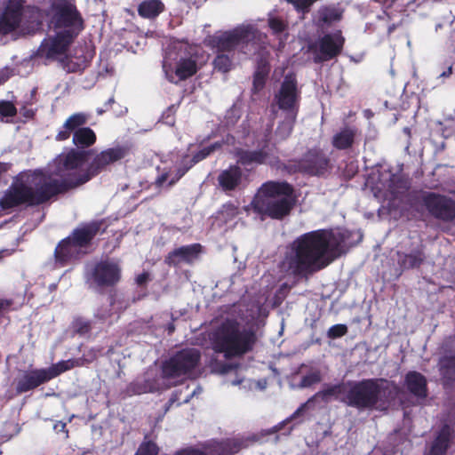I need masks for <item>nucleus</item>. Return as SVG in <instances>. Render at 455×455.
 Returning a JSON list of instances; mask_svg holds the SVG:
<instances>
[{
	"label": "nucleus",
	"mask_w": 455,
	"mask_h": 455,
	"mask_svg": "<svg viewBox=\"0 0 455 455\" xmlns=\"http://www.w3.org/2000/svg\"><path fill=\"white\" fill-rule=\"evenodd\" d=\"M164 10V4L160 0H147L139 6V13L145 18H154Z\"/></svg>",
	"instance_id": "nucleus-30"
},
{
	"label": "nucleus",
	"mask_w": 455,
	"mask_h": 455,
	"mask_svg": "<svg viewBox=\"0 0 455 455\" xmlns=\"http://www.w3.org/2000/svg\"><path fill=\"white\" fill-rule=\"evenodd\" d=\"M96 135L89 127L79 128L73 134V142L78 148H87L94 144Z\"/></svg>",
	"instance_id": "nucleus-26"
},
{
	"label": "nucleus",
	"mask_w": 455,
	"mask_h": 455,
	"mask_svg": "<svg viewBox=\"0 0 455 455\" xmlns=\"http://www.w3.org/2000/svg\"><path fill=\"white\" fill-rule=\"evenodd\" d=\"M452 73V67L451 65H449L446 71H443L440 74V77H448Z\"/></svg>",
	"instance_id": "nucleus-50"
},
{
	"label": "nucleus",
	"mask_w": 455,
	"mask_h": 455,
	"mask_svg": "<svg viewBox=\"0 0 455 455\" xmlns=\"http://www.w3.org/2000/svg\"><path fill=\"white\" fill-rule=\"evenodd\" d=\"M399 388L386 379H365L348 383L341 402L359 410L382 406L396 398Z\"/></svg>",
	"instance_id": "nucleus-3"
},
{
	"label": "nucleus",
	"mask_w": 455,
	"mask_h": 455,
	"mask_svg": "<svg viewBox=\"0 0 455 455\" xmlns=\"http://www.w3.org/2000/svg\"><path fill=\"white\" fill-rule=\"evenodd\" d=\"M87 122L86 115L76 113L69 116L64 123L63 128L70 130L73 133L76 130L82 128L81 126Z\"/></svg>",
	"instance_id": "nucleus-35"
},
{
	"label": "nucleus",
	"mask_w": 455,
	"mask_h": 455,
	"mask_svg": "<svg viewBox=\"0 0 455 455\" xmlns=\"http://www.w3.org/2000/svg\"><path fill=\"white\" fill-rule=\"evenodd\" d=\"M423 202L428 212L442 220H451L455 217L454 201L434 193L423 196Z\"/></svg>",
	"instance_id": "nucleus-14"
},
{
	"label": "nucleus",
	"mask_w": 455,
	"mask_h": 455,
	"mask_svg": "<svg viewBox=\"0 0 455 455\" xmlns=\"http://www.w3.org/2000/svg\"><path fill=\"white\" fill-rule=\"evenodd\" d=\"M232 369V365L227 364L222 367L221 372L226 373L228 372Z\"/></svg>",
	"instance_id": "nucleus-51"
},
{
	"label": "nucleus",
	"mask_w": 455,
	"mask_h": 455,
	"mask_svg": "<svg viewBox=\"0 0 455 455\" xmlns=\"http://www.w3.org/2000/svg\"><path fill=\"white\" fill-rule=\"evenodd\" d=\"M347 233L317 230L304 234L287 248L280 263L288 275H303L320 270L348 249Z\"/></svg>",
	"instance_id": "nucleus-2"
},
{
	"label": "nucleus",
	"mask_w": 455,
	"mask_h": 455,
	"mask_svg": "<svg viewBox=\"0 0 455 455\" xmlns=\"http://www.w3.org/2000/svg\"><path fill=\"white\" fill-rule=\"evenodd\" d=\"M73 36L69 31H55L54 35H49L39 46L36 56L46 60H55L65 54Z\"/></svg>",
	"instance_id": "nucleus-12"
},
{
	"label": "nucleus",
	"mask_w": 455,
	"mask_h": 455,
	"mask_svg": "<svg viewBox=\"0 0 455 455\" xmlns=\"http://www.w3.org/2000/svg\"><path fill=\"white\" fill-rule=\"evenodd\" d=\"M12 71L8 68L1 69L0 70V85L8 80L9 77L12 76Z\"/></svg>",
	"instance_id": "nucleus-45"
},
{
	"label": "nucleus",
	"mask_w": 455,
	"mask_h": 455,
	"mask_svg": "<svg viewBox=\"0 0 455 455\" xmlns=\"http://www.w3.org/2000/svg\"><path fill=\"white\" fill-rule=\"evenodd\" d=\"M299 100L300 91L296 76L288 73L275 92L274 105L277 106L282 112L298 113Z\"/></svg>",
	"instance_id": "nucleus-10"
},
{
	"label": "nucleus",
	"mask_w": 455,
	"mask_h": 455,
	"mask_svg": "<svg viewBox=\"0 0 455 455\" xmlns=\"http://www.w3.org/2000/svg\"><path fill=\"white\" fill-rule=\"evenodd\" d=\"M344 38L339 32L327 34L311 45L315 62L327 61L340 53Z\"/></svg>",
	"instance_id": "nucleus-13"
},
{
	"label": "nucleus",
	"mask_w": 455,
	"mask_h": 455,
	"mask_svg": "<svg viewBox=\"0 0 455 455\" xmlns=\"http://www.w3.org/2000/svg\"><path fill=\"white\" fill-rule=\"evenodd\" d=\"M53 428L56 432H65L66 424L59 421L54 425Z\"/></svg>",
	"instance_id": "nucleus-49"
},
{
	"label": "nucleus",
	"mask_w": 455,
	"mask_h": 455,
	"mask_svg": "<svg viewBox=\"0 0 455 455\" xmlns=\"http://www.w3.org/2000/svg\"><path fill=\"white\" fill-rule=\"evenodd\" d=\"M451 438V429L444 426L434 442L428 455H444Z\"/></svg>",
	"instance_id": "nucleus-28"
},
{
	"label": "nucleus",
	"mask_w": 455,
	"mask_h": 455,
	"mask_svg": "<svg viewBox=\"0 0 455 455\" xmlns=\"http://www.w3.org/2000/svg\"><path fill=\"white\" fill-rule=\"evenodd\" d=\"M211 340L216 352L232 357L248 352L254 343L255 335L237 320L228 318L212 331Z\"/></svg>",
	"instance_id": "nucleus-4"
},
{
	"label": "nucleus",
	"mask_w": 455,
	"mask_h": 455,
	"mask_svg": "<svg viewBox=\"0 0 455 455\" xmlns=\"http://www.w3.org/2000/svg\"><path fill=\"white\" fill-rule=\"evenodd\" d=\"M86 152L70 149L60 154L49 164L48 175L40 171L24 172L13 180L0 199L2 209H10L22 204H39L67 188L84 184L90 180Z\"/></svg>",
	"instance_id": "nucleus-1"
},
{
	"label": "nucleus",
	"mask_w": 455,
	"mask_h": 455,
	"mask_svg": "<svg viewBox=\"0 0 455 455\" xmlns=\"http://www.w3.org/2000/svg\"><path fill=\"white\" fill-rule=\"evenodd\" d=\"M328 167V160L322 153L309 152L299 163V170L311 175H321Z\"/></svg>",
	"instance_id": "nucleus-22"
},
{
	"label": "nucleus",
	"mask_w": 455,
	"mask_h": 455,
	"mask_svg": "<svg viewBox=\"0 0 455 455\" xmlns=\"http://www.w3.org/2000/svg\"><path fill=\"white\" fill-rule=\"evenodd\" d=\"M54 27L59 31L68 30L73 36V29L81 27V19L76 7L65 1L60 0L53 5V15L50 21V28Z\"/></svg>",
	"instance_id": "nucleus-11"
},
{
	"label": "nucleus",
	"mask_w": 455,
	"mask_h": 455,
	"mask_svg": "<svg viewBox=\"0 0 455 455\" xmlns=\"http://www.w3.org/2000/svg\"><path fill=\"white\" fill-rule=\"evenodd\" d=\"M74 327L76 331L80 334L87 333L91 328L89 322L83 319H77L74 323Z\"/></svg>",
	"instance_id": "nucleus-44"
},
{
	"label": "nucleus",
	"mask_w": 455,
	"mask_h": 455,
	"mask_svg": "<svg viewBox=\"0 0 455 455\" xmlns=\"http://www.w3.org/2000/svg\"><path fill=\"white\" fill-rule=\"evenodd\" d=\"M291 4L299 12H307L314 4L315 0H285Z\"/></svg>",
	"instance_id": "nucleus-39"
},
{
	"label": "nucleus",
	"mask_w": 455,
	"mask_h": 455,
	"mask_svg": "<svg viewBox=\"0 0 455 455\" xmlns=\"http://www.w3.org/2000/svg\"><path fill=\"white\" fill-rule=\"evenodd\" d=\"M157 452L158 448L154 443L145 442L140 446L135 455H156Z\"/></svg>",
	"instance_id": "nucleus-40"
},
{
	"label": "nucleus",
	"mask_w": 455,
	"mask_h": 455,
	"mask_svg": "<svg viewBox=\"0 0 455 455\" xmlns=\"http://www.w3.org/2000/svg\"><path fill=\"white\" fill-rule=\"evenodd\" d=\"M405 382L408 390L415 396L419 398L427 396V380L422 374L411 371L406 375Z\"/></svg>",
	"instance_id": "nucleus-24"
},
{
	"label": "nucleus",
	"mask_w": 455,
	"mask_h": 455,
	"mask_svg": "<svg viewBox=\"0 0 455 455\" xmlns=\"http://www.w3.org/2000/svg\"><path fill=\"white\" fill-rule=\"evenodd\" d=\"M214 67L221 72H228L231 68V60L226 54H219L214 60Z\"/></svg>",
	"instance_id": "nucleus-38"
},
{
	"label": "nucleus",
	"mask_w": 455,
	"mask_h": 455,
	"mask_svg": "<svg viewBox=\"0 0 455 455\" xmlns=\"http://www.w3.org/2000/svg\"><path fill=\"white\" fill-rule=\"evenodd\" d=\"M71 132H71L70 130H68V129L63 128V130H61V131L57 134L56 139H57L58 140H67V139H68V138H69V136H70V133H71Z\"/></svg>",
	"instance_id": "nucleus-47"
},
{
	"label": "nucleus",
	"mask_w": 455,
	"mask_h": 455,
	"mask_svg": "<svg viewBox=\"0 0 455 455\" xmlns=\"http://www.w3.org/2000/svg\"><path fill=\"white\" fill-rule=\"evenodd\" d=\"M241 383V380H235L232 382V385H238Z\"/></svg>",
	"instance_id": "nucleus-55"
},
{
	"label": "nucleus",
	"mask_w": 455,
	"mask_h": 455,
	"mask_svg": "<svg viewBox=\"0 0 455 455\" xmlns=\"http://www.w3.org/2000/svg\"><path fill=\"white\" fill-rule=\"evenodd\" d=\"M297 114L298 113L283 112V120L279 122L275 132V137L277 141L284 140L290 136L296 121Z\"/></svg>",
	"instance_id": "nucleus-25"
},
{
	"label": "nucleus",
	"mask_w": 455,
	"mask_h": 455,
	"mask_svg": "<svg viewBox=\"0 0 455 455\" xmlns=\"http://www.w3.org/2000/svg\"><path fill=\"white\" fill-rule=\"evenodd\" d=\"M127 153L128 150L126 148L116 147L108 148L96 155L92 162L88 166L90 179L104 171L109 164L125 157Z\"/></svg>",
	"instance_id": "nucleus-16"
},
{
	"label": "nucleus",
	"mask_w": 455,
	"mask_h": 455,
	"mask_svg": "<svg viewBox=\"0 0 455 455\" xmlns=\"http://www.w3.org/2000/svg\"><path fill=\"white\" fill-rule=\"evenodd\" d=\"M323 19H324V20H330V18H329V16L327 14H325Z\"/></svg>",
	"instance_id": "nucleus-56"
},
{
	"label": "nucleus",
	"mask_w": 455,
	"mask_h": 455,
	"mask_svg": "<svg viewBox=\"0 0 455 455\" xmlns=\"http://www.w3.org/2000/svg\"><path fill=\"white\" fill-rule=\"evenodd\" d=\"M201 245L198 243L181 246L171 251L165 259L168 265L177 266L181 263H191L199 255Z\"/></svg>",
	"instance_id": "nucleus-21"
},
{
	"label": "nucleus",
	"mask_w": 455,
	"mask_h": 455,
	"mask_svg": "<svg viewBox=\"0 0 455 455\" xmlns=\"http://www.w3.org/2000/svg\"><path fill=\"white\" fill-rule=\"evenodd\" d=\"M197 67L196 61L189 59H182L177 65L175 75L178 76V81L184 80L196 72Z\"/></svg>",
	"instance_id": "nucleus-31"
},
{
	"label": "nucleus",
	"mask_w": 455,
	"mask_h": 455,
	"mask_svg": "<svg viewBox=\"0 0 455 455\" xmlns=\"http://www.w3.org/2000/svg\"><path fill=\"white\" fill-rule=\"evenodd\" d=\"M238 450L239 446L234 442H212L204 448V451L188 448L178 451L175 455H231Z\"/></svg>",
	"instance_id": "nucleus-19"
},
{
	"label": "nucleus",
	"mask_w": 455,
	"mask_h": 455,
	"mask_svg": "<svg viewBox=\"0 0 455 455\" xmlns=\"http://www.w3.org/2000/svg\"><path fill=\"white\" fill-rule=\"evenodd\" d=\"M82 359H69L59 362L47 369H40L24 372L17 380L16 390L19 393L27 392L42 383H44L60 373L76 366H82Z\"/></svg>",
	"instance_id": "nucleus-8"
},
{
	"label": "nucleus",
	"mask_w": 455,
	"mask_h": 455,
	"mask_svg": "<svg viewBox=\"0 0 455 455\" xmlns=\"http://www.w3.org/2000/svg\"><path fill=\"white\" fill-rule=\"evenodd\" d=\"M268 72L269 66L267 61L265 60H261L260 61H259L253 79V88L255 92H258L263 88Z\"/></svg>",
	"instance_id": "nucleus-32"
},
{
	"label": "nucleus",
	"mask_w": 455,
	"mask_h": 455,
	"mask_svg": "<svg viewBox=\"0 0 455 455\" xmlns=\"http://www.w3.org/2000/svg\"><path fill=\"white\" fill-rule=\"evenodd\" d=\"M424 260L421 251H418L411 254H405L399 259V263L403 268H411L419 267Z\"/></svg>",
	"instance_id": "nucleus-34"
},
{
	"label": "nucleus",
	"mask_w": 455,
	"mask_h": 455,
	"mask_svg": "<svg viewBox=\"0 0 455 455\" xmlns=\"http://www.w3.org/2000/svg\"><path fill=\"white\" fill-rule=\"evenodd\" d=\"M6 171V165L0 163V173Z\"/></svg>",
	"instance_id": "nucleus-53"
},
{
	"label": "nucleus",
	"mask_w": 455,
	"mask_h": 455,
	"mask_svg": "<svg viewBox=\"0 0 455 455\" xmlns=\"http://www.w3.org/2000/svg\"><path fill=\"white\" fill-rule=\"evenodd\" d=\"M99 224L92 223L76 229L62 240L55 249V262L62 267L86 252L85 249L99 230Z\"/></svg>",
	"instance_id": "nucleus-6"
},
{
	"label": "nucleus",
	"mask_w": 455,
	"mask_h": 455,
	"mask_svg": "<svg viewBox=\"0 0 455 455\" xmlns=\"http://www.w3.org/2000/svg\"><path fill=\"white\" fill-rule=\"evenodd\" d=\"M156 389V387H150L148 388L145 387L143 389L139 390L138 393H145V392H148V391L153 392Z\"/></svg>",
	"instance_id": "nucleus-52"
},
{
	"label": "nucleus",
	"mask_w": 455,
	"mask_h": 455,
	"mask_svg": "<svg viewBox=\"0 0 455 455\" xmlns=\"http://www.w3.org/2000/svg\"><path fill=\"white\" fill-rule=\"evenodd\" d=\"M189 168L190 166L180 167L177 169L176 172L164 170L156 180V185L158 188L171 187L179 180Z\"/></svg>",
	"instance_id": "nucleus-27"
},
{
	"label": "nucleus",
	"mask_w": 455,
	"mask_h": 455,
	"mask_svg": "<svg viewBox=\"0 0 455 455\" xmlns=\"http://www.w3.org/2000/svg\"><path fill=\"white\" fill-rule=\"evenodd\" d=\"M148 280V274L143 273L137 277V283L140 285L144 284Z\"/></svg>",
	"instance_id": "nucleus-48"
},
{
	"label": "nucleus",
	"mask_w": 455,
	"mask_h": 455,
	"mask_svg": "<svg viewBox=\"0 0 455 455\" xmlns=\"http://www.w3.org/2000/svg\"><path fill=\"white\" fill-rule=\"evenodd\" d=\"M291 192L292 188L287 183H265L255 196L252 205L259 213L281 219L291 208Z\"/></svg>",
	"instance_id": "nucleus-5"
},
{
	"label": "nucleus",
	"mask_w": 455,
	"mask_h": 455,
	"mask_svg": "<svg viewBox=\"0 0 455 455\" xmlns=\"http://www.w3.org/2000/svg\"><path fill=\"white\" fill-rule=\"evenodd\" d=\"M93 275L99 284H113L120 278V267L114 261H101L95 267Z\"/></svg>",
	"instance_id": "nucleus-20"
},
{
	"label": "nucleus",
	"mask_w": 455,
	"mask_h": 455,
	"mask_svg": "<svg viewBox=\"0 0 455 455\" xmlns=\"http://www.w3.org/2000/svg\"><path fill=\"white\" fill-rule=\"evenodd\" d=\"M261 34L250 24H242L232 30L221 33L214 37L217 47L221 52H229L238 49L246 52L245 48L259 40Z\"/></svg>",
	"instance_id": "nucleus-9"
},
{
	"label": "nucleus",
	"mask_w": 455,
	"mask_h": 455,
	"mask_svg": "<svg viewBox=\"0 0 455 455\" xmlns=\"http://www.w3.org/2000/svg\"><path fill=\"white\" fill-rule=\"evenodd\" d=\"M305 366H301L300 372L304 375L302 376V379L299 385V387H308L315 383L321 381V372L316 368H311L308 371L304 372L303 369Z\"/></svg>",
	"instance_id": "nucleus-33"
},
{
	"label": "nucleus",
	"mask_w": 455,
	"mask_h": 455,
	"mask_svg": "<svg viewBox=\"0 0 455 455\" xmlns=\"http://www.w3.org/2000/svg\"><path fill=\"white\" fill-rule=\"evenodd\" d=\"M241 180L242 172L236 165H232L222 171L218 177L220 186L226 191L235 189L240 184Z\"/></svg>",
	"instance_id": "nucleus-23"
},
{
	"label": "nucleus",
	"mask_w": 455,
	"mask_h": 455,
	"mask_svg": "<svg viewBox=\"0 0 455 455\" xmlns=\"http://www.w3.org/2000/svg\"><path fill=\"white\" fill-rule=\"evenodd\" d=\"M201 354L196 348H186L179 351L163 365L162 377L165 387L177 385L187 376H190L200 362Z\"/></svg>",
	"instance_id": "nucleus-7"
},
{
	"label": "nucleus",
	"mask_w": 455,
	"mask_h": 455,
	"mask_svg": "<svg viewBox=\"0 0 455 455\" xmlns=\"http://www.w3.org/2000/svg\"><path fill=\"white\" fill-rule=\"evenodd\" d=\"M356 131L353 128L346 127L333 136L332 144L339 149H345L352 146Z\"/></svg>",
	"instance_id": "nucleus-29"
},
{
	"label": "nucleus",
	"mask_w": 455,
	"mask_h": 455,
	"mask_svg": "<svg viewBox=\"0 0 455 455\" xmlns=\"http://www.w3.org/2000/svg\"><path fill=\"white\" fill-rule=\"evenodd\" d=\"M166 64H167V61H166V60H164V69L166 68Z\"/></svg>",
	"instance_id": "nucleus-57"
},
{
	"label": "nucleus",
	"mask_w": 455,
	"mask_h": 455,
	"mask_svg": "<svg viewBox=\"0 0 455 455\" xmlns=\"http://www.w3.org/2000/svg\"><path fill=\"white\" fill-rule=\"evenodd\" d=\"M268 26L275 34L281 33L286 28V24L281 19L276 17H269Z\"/></svg>",
	"instance_id": "nucleus-41"
},
{
	"label": "nucleus",
	"mask_w": 455,
	"mask_h": 455,
	"mask_svg": "<svg viewBox=\"0 0 455 455\" xmlns=\"http://www.w3.org/2000/svg\"><path fill=\"white\" fill-rule=\"evenodd\" d=\"M16 114V108L9 101L0 102V116H13Z\"/></svg>",
	"instance_id": "nucleus-43"
},
{
	"label": "nucleus",
	"mask_w": 455,
	"mask_h": 455,
	"mask_svg": "<svg viewBox=\"0 0 455 455\" xmlns=\"http://www.w3.org/2000/svg\"><path fill=\"white\" fill-rule=\"evenodd\" d=\"M237 163L245 167H253L255 165L275 163V157L264 147L259 150H246L237 148L235 151Z\"/></svg>",
	"instance_id": "nucleus-18"
},
{
	"label": "nucleus",
	"mask_w": 455,
	"mask_h": 455,
	"mask_svg": "<svg viewBox=\"0 0 455 455\" xmlns=\"http://www.w3.org/2000/svg\"><path fill=\"white\" fill-rule=\"evenodd\" d=\"M169 80H170L171 82H173V83H177V82H178V81H175V80H174V77H173L172 76H171L169 77Z\"/></svg>",
	"instance_id": "nucleus-54"
},
{
	"label": "nucleus",
	"mask_w": 455,
	"mask_h": 455,
	"mask_svg": "<svg viewBox=\"0 0 455 455\" xmlns=\"http://www.w3.org/2000/svg\"><path fill=\"white\" fill-rule=\"evenodd\" d=\"M237 214V208L233 204H225L218 213V219L227 222L228 220H232Z\"/></svg>",
	"instance_id": "nucleus-37"
},
{
	"label": "nucleus",
	"mask_w": 455,
	"mask_h": 455,
	"mask_svg": "<svg viewBox=\"0 0 455 455\" xmlns=\"http://www.w3.org/2000/svg\"><path fill=\"white\" fill-rule=\"evenodd\" d=\"M220 147V143H214L209 147H206L200 150L198 153H196L192 160H189V164H186L185 166H192L194 164L202 161L205 157H207L209 155H211L213 151H215L217 148Z\"/></svg>",
	"instance_id": "nucleus-36"
},
{
	"label": "nucleus",
	"mask_w": 455,
	"mask_h": 455,
	"mask_svg": "<svg viewBox=\"0 0 455 455\" xmlns=\"http://www.w3.org/2000/svg\"><path fill=\"white\" fill-rule=\"evenodd\" d=\"M347 332V327L345 324H336L331 326L328 331V337L337 339L344 336Z\"/></svg>",
	"instance_id": "nucleus-42"
},
{
	"label": "nucleus",
	"mask_w": 455,
	"mask_h": 455,
	"mask_svg": "<svg viewBox=\"0 0 455 455\" xmlns=\"http://www.w3.org/2000/svg\"><path fill=\"white\" fill-rule=\"evenodd\" d=\"M347 387H348V383H347V384L342 383V384L325 387L323 390L317 392L311 398H309L306 403L301 404L294 411V413L289 419H286V421H290L291 419H295L298 416H299L302 413V411H304L307 408H309L315 401L321 400L324 403H328L332 398L339 399L341 401V399L347 394Z\"/></svg>",
	"instance_id": "nucleus-15"
},
{
	"label": "nucleus",
	"mask_w": 455,
	"mask_h": 455,
	"mask_svg": "<svg viewBox=\"0 0 455 455\" xmlns=\"http://www.w3.org/2000/svg\"><path fill=\"white\" fill-rule=\"evenodd\" d=\"M195 394H196V390H194V391L192 392V394L190 395V396H189V397L193 396Z\"/></svg>",
	"instance_id": "nucleus-58"
},
{
	"label": "nucleus",
	"mask_w": 455,
	"mask_h": 455,
	"mask_svg": "<svg viewBox=\"0 0 455 455\" xmlns=\"http://www.w3.org/2000/svg\"><path fill=\"white\" fill-rule=\"evenodd\" d=\"M189 400V397H187L185 400H184V403H188Z\"/></svg>",
	"instance_id": "nucleus-59"
},
{
	"label": "nucleus",
	"mask_w": 455,
	"mask_h": 455,
	"mask_svg": "<svg viewBox=\"0 0 455 455\" xmlns=\"http://www.w3.org/2000/svg\"><path fill=\"white\" fill-rule=\"evenodd\" d=\"M22 1L10 0L0 18V33L8 34L17 28L21 21Z\"/></svg>",
	"instance_id": "nucleus-17"
},
{
	"label": "nucleus",
	"mask_w": 455,
	"mask_h": 455,
	"mask_svg": "<svg viewBox=\"0 0 455 455\" xmlns=\"http://www.w3.org/2000/svg\"><path fill=\"white\" fill-rule=\"evenodd\" d=\"M108 307V306H107L105 308L98 309L95 314V316L100 320L108 319V317L110 315V312Z\"/></svg>",
	"instance_id": "nucleus-46"
}]
</instances>
